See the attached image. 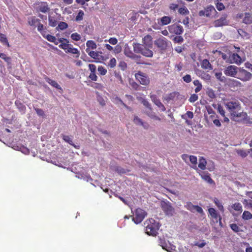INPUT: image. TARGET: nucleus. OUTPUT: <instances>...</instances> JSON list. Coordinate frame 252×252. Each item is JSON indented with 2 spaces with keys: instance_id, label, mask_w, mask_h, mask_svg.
Segmentation results:
<instances>
[{
  "instance_id": "774afa93",
  "label": "nucleus",
  "mask_w": 252,
  "mask_h": 252,
  "mask_svg": "<svg viewBox=\"0 0 252 252\" xmlns=\"http://www.w3.org/2000/svg\"><path fill=\"white\" fill-rule=\"evenodd\" d=\"M216 7L219 11L222 10L225 8L223 4L221 2H217L216 4Z\"/></svg>"
},
{
  "instance_id": "a211bd4d",
  "label": "nucleus",
  "mask_w": 252,
  "mask_h": 252,
  "mask_svg": "<svg viewBox=\"0 0 252 252\" xmlns=\"http://www.w3.org/2000/svg\"><path fill=\"white\" fill-rule=\"evenodd\" d=\"M66 53H70L76 55V57H79L80 52L78 49L74 48L72 45L68 43V46L66 47V50H64Z\"/></svg>"
},
{
  "instance_id": "6e6d98bb",
  "label": "nucleus",
  "mask_w": 252,
  "mask_h": 252,
  "mask_svg": "<svg viewBox=\"0 0 252 252\" xmlns=\"http://www.w3.org/2000/svg\"><path fill=\"white\" fill-rule=\"evenodd\" d=\"M44 38L47 39L50 42H55L56 40V37L51 34L45 33V36H43Z\"/></svg>"
},
{
  "instance_id": "bf43d9fd",
  "label": "nucleus",
  "mask_w": 252,
  "mask_h": 252,
  "mask_svg": "<svg viewBox=\"0 0 252 252\" xmlns=\"http://www.w3.org/2000/svg\"><path fill=\"white\" fill-rule=\"evenodd\" d=\"M198 98V96L196 94H192L190 95L189 100L190 102H194L196 101Z\"/></svg>"
},
{
  "instance_id": "6e6552de",
  "label": "nucleus",
  "mask_w": 252,
  "mask_h": 252,
  "mask_svg": "<svg viewBox=\"0 0 252 252\" xmlns=\"http://www.w3.org/2000/svg\"><path fill=\"white\" fill-rule=\"evenodd\" d=\"M239 68L233 65H230L226 67L224 70V73L226 76L236 77Z\"/></svg>"
},
{
  "instance_id": "7ed1b4c3",
  "label": "nucleus",
  "mask_w": 252,
  "mask_h": 252,
  "mask_svg": "<svg viewBox=\"0 0 252 252\" xmlns=\"http://www.w3.org/2000/svg\"><path fill=\"white\" fill-rule=\"evenodd\" d=\"M137 81L143 86H148L150 83V79L148 74L141 71H138L135 74Z\"/></svg>"
},
{
  "instance_id": "423d86ee",
  "label": "nucleus",
  "mask_w": 252,
  "mask_h": 252,
  "mask_svg": "<svg viewBox=\"0 0 252 252\" xmlns=\"http://www.w3.org/2000/svg\"><path fill=\"white\" fill-rule=\"evenodd\" d=\"M147 216V213L141 208H137L135 210V215L132 218V220L136 224L141 223L145 217Z\"/></svg>"
},
{
  "instance_id": "20e7f679",
  "label": "nucleus",
  "mask_w": 252,
  "mask_h": 252,
  "mask_svg": "<svg viewBox=\"0 0 252 252\" xmlns=\"http://www.w3.org/2000/svg\"><path fill=\"white\" fill-rule=\"evenodd\" d=\"M154 44L158 49L160 52L162 53L166 50L168 47V41L166 38L162 36L157 39L154 41Z\"/></svg>"
},
{
  "instance_id": "aec40b11",
  "label": "nucleus",
  "mask_w": 252,
  "mask_h": 252,
  "mask_svg": "<svg viewBox=\"0 0 252 252\" xmlns=\"http://www.w3.org/2000/svg\"><path fill=\"white\" fill-rule=\"evenodd\" d=\"M171 22V18L169 16H163L160 20L158 19V24L161 26L167 25Z\"/></svg>"
},
{
  "instance_id": "412c9836",
  "label": "nucleus",
  "mask_w": 252,
  "mask_h": 252,
  "mask_svg": "<svg viewBox=\"0 0 252 252\" xmlns=\"http://www.w3.org/2000/svg\"><path fill=\"white\" fill-rule=\"evenodd\" d=\"M201 67L205 70H211L213 69V66L207 59H204L201 63Z\"/></svg>"
},
{
  "instance_id": "8fccbe9b",
  "label": "nucleus",
  "mask_w": 252,
  "mask_h": 252,
  "mask_svg": "<svg viewBox=\"0 0 252 252\" xmlns=\"http://www.w3.org/2000/svg\"><path fill=\"white\" fill-rule=\"evenodd\" d=\"M206 94L211 98H214L216 97L215 92L212 89H207Z\"/></svg>"
},
{
  "instance_id": "f8f14e48",
  "label": "nucleus",
  "mask_w": 252,
  "mask_h": 252,
  "mask_svg": "<svg viewBox=\"0 0 252 252\" xmlns=\"http://www.w3.org/2000/svg\"><path fill=\"white\" fill-rule=\"evenodd\" d=\"M217 13L215 7L212 5H209L203 10H200L199 12L198 15L200 16H206L210 17L212 16V14Z\"/></svg>"
},
{
  "instance_id": "ddd939ff",
  "label": "nucleus",
  "mask_w": 252,
  "mask_h": 252,
  "mask_svg": "<svg viewBox=\"0 0 252 252\" xmlns=\"http://www.w3.org/2000/svg\"><path fill=\"white\" fill-rule=\"evenodd\" d=\"M185 207L187 209L193 213L195 212L200 214L203 213V209L201 207L198 205H194L190 202H188Z\"/></svg>"
},
{
  "instance_id": "0eeeda50",
  "label": "nucleus",
  "mask_w": 252,
  "mask_h": 252,
  "mask_svg": "<svg viewBox=\"0 0 252 252\" xmlns=\"http://www.w3.org/2000/svg\"><path fill=\"white\" fill-rule=\"evenodd\" d=\"M159 244L163 250L168 252H172L175 250V246L169 240H166L165 237H160Z\"/></svg>"
},
{
  "instance_id": "3c124183",
  "label": "nucleus",
  "mask_w": 252,
  "mask_h": 252,
  "mask_svg": "<svg viewBox=\"0 0 252 252\" xmlns=\"http://www.w3.org/2000/svg\"><path fill=\"white\" fill-rule=\"evenodd\" d=\"M84 15V12L81 10H79L77 14V15L76 16V17L75 18V20L76 21H80L82 20L83 19Z\"/></svg>"
},
{
  "instance_id": "dca6fc26",
  "label": "nucleus",
  "mask_w": 252,
  "mask_h": 252,
  "mask_svg": "<svg viewBox=\"0 0 252 252\" xmlns=\"http://www.w3.org/2000/svg\"><path fill=\"white\" fill-rule=\"evenodd\" d=\"M151 98L153 102L161 111H165L166 110V108L164 105L161 102L160 100L157 98L156 95H151Z\"/></svg>"
},
{
  "instance_id": "603ef678",
  "label": "nucleus",
  "mask_w": 252,
  "mask_h": 252,
  "mask_svg": "<svg viewBox=\"0 0 252 252\" xmlns=\"http://www.w3.org/2000/svg\"><path fill=\"white\" fill-rule=\"evenodd\" d=\"M97 70L99 74L101 75H105L107 72V69L102 66H99Z\"/></svg>"
},
{
  "instance_id": "f704fd0d",
  "label": "nucleus",
  "mask_w": 252,
  "mask_h": 252,
  "mask_svg": "<svg viewBox=\"0 0 252 252\" xmlns=\"http://www.w3.org/2000/svg\"><path fill=\"white\" fill-rule=\"evenodd\" d=\"M193 84L196 86L194 91L196 93L200 91L202 88V85L201 83L198 80H195L193 82Z\"/></svg>"
},
{
  "instance_id": "4468645a",
  "label": "nucleus",
  "mask_w": 252,
  "mask_h": 252,
  "mask_svg": "<svg viewBox=\"0 0 252 252\" xmlns=\"http://www.w3.org/2000/svg\"><path fill=\"white\" fill-rule=\"evenodd\" d=\"M50 10V7L48 3L45 1H42L38 3V7H37V11L41 12L42 13H46Z\"/></svg>"
},
{
  "instance_id": "bb28decb",
  "label": "nucleus",
  "mask_w": 252,
  "mask_h": 252,
  "mask_svg": "<svg viewBox=\"0 0 252 252\" xmlns=\"http://www.w3.org/2000/svg\"><path fill=\"white\" fill-rule=\"evenodd\" d=\"M232 115L235 118H240L241 120H246L247 118V114L246 112H240L238 113L236 112H233Z\"/></svg>"
},
{
  "instance_id": "37998d69",
  "label": "nucleus",
  "mask_w": 252,
  "mask_h": 252,
  "mask_svg": "<svg viewBox=\"0 0 252 252\" xmlns=\"http://www.w3.org/2000/svg\"><path fill=\"white\" fill-rule=\"evenodd\" d=\"M189 160L190 162L193 164V166L192 167L193 168L196 169V164L197 163V158L196 156H190L189 157Z\"/></svg>"
},
{
  "instance_id": "cd10ccee",
  "label": "nucleus",
  "mask_w": 252,
  "mask_h": 252,
  "mask_svg": "<svg viewBox=\"0 0 252 252\" xmlns=\"http://www.w3.org/2000/svg\"><path fill=\"white\" fill-rule=\"evenodd\" d=\"M39 22H40V20L35 16L30 17L28 20L29 25L31 26H35L36 24L39 23Z\"/></svg>"
},
{
  "instance_id": "c85d7f7f",
  "label": "nucleus",
  "mask_w": 252,
  "mask_h": 252,
  "mask_svg": "<svg viewBox=\"0 0 252 252\" xmlns=\"http://www.w3.org/2000/svg\"><path fill=\"white\" fill-rule=\"evenodd\" d=\"M46 81L48 84L51 85L53 87H54L58 90H62V88L61 87V86L58 84V83L56 81H55L49 78H46Z\"/></svg>"
},
{
  "instance_id": "2f4dec72",
  "label": "nucleus",
  "mask_w": 252,
  "mask_h": 252,
  "mask_svg": "<svg viewBox=\"0 0 252 252\" xmlns=\"http://www.w3.org/2000/svg\"><path fill=\"white\" fill-rule=\"evenodd\" d=\"M37 30L40 32L42 36H45V33L47 32L46 29L44 28L43 25L41 24L40 22L37 24Z\"/></svg>"
},
{
  "instance_id": "49530a36",
  "label": "nucleus",
  "mask_w": 252,
  "mask_h": 252,
  "mask_svg": "<svg viewBox=\"0 0 252 252\" xmlns=\"http://www.w3.org/2000/svg\"><path fill=\"white\" fill-rule=\"evenodd\" d=\"M70 37L73 40H74L75 41H79L81 38V35L77 32H74L72 33L71 34Z\"/></svg>"
},
{
  "instance_id": "e2e57ef3",
  "label": "nucleus",
  "mask_w": 252,
  "mask_h": 252,
  "mask_svg": "<svg viewBox=\"0 0 252 252\" xmlns=\"http://www.w3.org/2000/svg\"><path fill=\"white\" fill-rule=\"evenodd\" d=\"M183 79L184 82L187 83H190L192 80L191 76L189 74H187L185 76H184L183 77Z\"/></svg>"
},
{
  "instance_id": "6ab92c4d",
  "label": "nucleus",
  "mask_w": 252,
  "mask_h": 252,
  "mask_svg": "<svg viewBox=\"0 0 252 252\" xmlns=\"http://www.w3.org/2000/svg\"><path fill=\"white\" fill-rule=\"evenodd\" d=\"M202 179L210 184H215L214 181L210 177V174L208 172H203L200 174Z\"/></svg>"
},
{
  "instance_id": "72a5a7b5",
  "label": "nucleus",
  "mask_w": 252,
  "mask_h": 252,
  "mask_svg": "<svg viewBox=\"0 0 252 252\" xmlns=\"http://www.w3.org/2000/svg\"><path fill=\"white\" fill-rule=\"evenodd\" d=\"M62 137H63V140L65 141L66 142L68 143V144H69L70 145L73 146L74 147H75V148H78L76 147V146H75L74 143H73L72 142V139H71V138L68 136V135H62Z\"/></svg>"
},
{
  "instance_id": "f257e3e1",
  "label": "nucleus",
  "mask_w": 252,
  "mask_h": 252,
  "mask_svg": "<svg viewBox=\"0 0 252 252\" xmlns=\"http://www.w3.org/2000/svg\"><path fill=\"white\" fill-rule=\"evenodd\" d=\"M143 44L133 43V51L135 53L141 54L143 56L151 58L153 56V52L150 49L152 48V37L150 35H146L143 38Z\"/></svg>"
},
{
  "instance_id": "13d9d810",
  "label": "nucleus",
  "mask_w": 252,
  "mask_h": 252,
  "mask_svg": "<svg viewBox=\"0 0 252 252\" xmlns=\"http://www.w3.org/2000/svg\"><path fill=\"white\" fill-rule=\"evenodd\" d=\"M218 111L219 113L222 116H225V111L224 110L222 106L220 104H219L217 108Z\"/></svg>"
},
{
  "instance_id": "864d4df0",
  "label": "nucleus",
  "mask_w": 252,
  "mask_h": 252,
  "mask_svg": "<svg viewBox=\"0 0 252 252\" xmlns=\"http://www.w3.org/2000/svg\"><path fill=\"white\" fill-rule=\"evenodd\" d=\"M133 122L136 125H141V126H144L145 127H146V126H144V123L137 116H135L134 117V120H133Z\"/></svg>"
},
{
  "instance_id": "0e129e2a",
  "label": "nucleus",
  "mask_w": 252,
  "mask_h": 252,
  "mask_svg": "<svg viewBox=\"0 0 252 252\" xmlns=\"http://www.w3.org/2000/svg\"><path fill=\"white\" fill-rule=\"evenodd\" d=\"M173 41L175 43H182L184 41L183 38L181 36H176L174 39Z\"/></svg>"
},
{
  "instance_id": "b1692460",
  "label": "nucleus",
  "mask_w": 252,
  "mask_h": 252,
  "mask_svg": "<svg viewBox=\"0 0 252 252\" xmlns=\"http://www.w3.org/2000/svg\"><path fill=\"white\" fill-rule=\"evenodd\" d=\"M208 212L213 218L215 219L217 221L218 219L220 221L221 217L220 215L217 213L216 210L214 208H210L208 209Z\"/></svg>"
},
{
  "instance_id": "c756f323",
  "label": "nucleus",
  "mask_w": 252,
  "mask_h": 252,
  "mask_svg": "<svg viewBox=\"0 0 252 252\" xmlns=\"http://www.w3.org/2000/svg\"><path fill=\"white\" fill-rule=\"evenodd\" d=\"M243 22L246 24H250L252 23V16L249 13H246L243 20Z\"/></svg>"
},
{
  "instance_id": "ea45409f",
  "label": "nucleus",
  "mask_w": 252,
  "mask_h": 252,
  "mask_svg": "<svg viewBox=\"0 0 252 252\" xmlns=\"http://www.w3.org/2000/svg\"><path fill=\"white\" fill-rule=\"evenodd\" d=\"M68 25L64 22H60L58 26L56 27L57 30H63L67 28Z\"/></svg>"
},
{
  "instance_id": "69168bd1",
  "label": "nucleus",
  "mask_w": 252,
  "mask_h": 252,
  "mask_svg": "<svg viewBox=\"0 0 252 252\" xmlns=\"http://www.w3.org/2000/svg\"><path fill=\"white\" fill-rule=\"evenodd\" d=\"M206 109L208 113L210 115H211V117H212L215 114L214 111L210 106H207Z\"/></svg>"
},
{
  "instance_id": "a878e982",
  "label": "nucleus",
  "mask_w": 252,
  "mask_h": 252,
  "mask_svg": "<svg viewBox=\"0 0 252 252\" xmlns=\"http://www.w3.org/2000/svg\"><path fill=\"white\" fill-rule=\"evenodd\" d=\"M226 106L227 108L232 114L233 112H235L234 110L237 108L238 105L236 102H229L226 104Z\"/></svg>"
},
{
  "instance_id": "9d476101",
  "label": "nucleus",
  "mask_w": 252,
  "mask_h": 252,
  "mask_svg": "<svg viewBox=\"0 0 252 252\" xmlns=\"http://www.w3.org/2000/svg\"><path fill=\"white\" fill-rule=\"evenodd\" d=\"M161 207L165 214L169 216H172L174 213V209L169 202H162Z\"/></svg>"
},
{
  "instance_id": "4d7b16f0",
  "label": "nucleus",
  "mask_w": 252,
  "mask_h": 252,
  "mask_svg": "<svg viewBox=\"0 0 252 252\" xmlns=\"http://www.w3.org/2000/svg\"><path fill=\"white\" fill-rule=\"evenodd\" d=\"M116 63H117L116 60L115 59V58H113L111 59L109 61V62L108 63V66L110 68H114V67L116 66Z\"/></svg>"
},
{
  "instance_id": "4be33fe9",
  "label": "nucleus",
  "mask_w": 252,
  "mask_h": 252,
  "mask_svg": "<svg viewBox=\"0 0 252 252\" xmlns=\"http://www.w3.org/2000/svg\"><path fill=\"white\" fill-rule=\"evenodd\" d=\"M124 54L128 58H131L134 56V53L131 50L130 47L127 45L126 44L125 46L124 49Z\"/></svg>"
},
{
  "instance_id": "2eb2a0df",
  "label": "nucleus",
  "mask_w": 252,
  "mask_h": 252,
  "mask_svg": "<svg viewBox=\"0 0 252 252\" xmlns=\"http://www.w3.org/2000/svg\"><path fill=\"white\" fill-rule=\"evenodd\" d=\"M227 15L226 14L222 15L220 19L214 21V24L215 27H221L227 24L226 21Z\"/></svg>"
},
{
  "instance_id": "39448f33",
  "label": "nucleus",
  "mask_w": 252,
  "mask_h": 252,
  "mask_svg": "<svg viewBox=\"0 0 252 252\" xmlns=\"http://www.w3.org/2000/svg\"><path fill=\"white\" fill-rule=\"evenodd\" d=\"M235 78L243 82L250 81L252 78V74L247 70L239 68L237 76Z\"/></svg>"
},
{
  "instance_id": "680f3d73",
  "label": "nucleus",
  "mask_w": 252,
  "mask_h": 252,
  "mask_svg": "<svg viewBox=\"0 0 252 252\" xmlns=\"http://www.w3.org/2000/svg\"><path fill=\"white\" fill-rule=\"evenodd\" d=\"M206 245V242L204 240L201 241H197L194 243V245L198 246L199 248H202Z\"/></svg>"
},
{
  "instance_id": "09e8293b",
  "label": "nucleus",
  "mask_w": 252,
  "mask_h": 252,
  "mask_svg": "<svg viewBox=\"0 0 252 252\" xmlns=\"http://www.w3.org/2000/svg\"><path fill=\"white\" fill-rule=\"evenodd\" d=\"M214 202L216 206L218 207L219 210H220L221 212H223L224 211V208L223 205L221 204V202L218 200V199L216 198L214 200Z\"/></svg>"
},
{
  "instance_id": "5701e85b",
  "label": "nucleus",
  "mask_w": 252,
  "mask_h": 252,
  "mask_svg": "<svg viewBox=\"0 0 252 252\" xmlns=\"http://www.w3.org/2000/svg\"><path fill=\"white\" fill-rule=\"evenodd\" d=\"M59 42L61 43L59 47L64 50H66V47L68 46L69 41L66 38H61L59 39Z\"/></svg>"
},
{
  "instance_id": "a19ab883",
  "label": "nucleus",
  "mask_w": 252,
  "mask_h": 252,
  "mask_svg": "<svg viewBox=\"0 0 252 252\" xmlns=\"http://www.w3.org/2000/svg\"><path fill=\"white\" fill-rule=\"evenodd\" d=\"M178 12L183 15H189V10L185 6L179 8L178 9Z\"/></svg>"
},
{
  "instance_id": "338daca9",
  "label": "nucleus",
  "mask_w": 252,
  "mask_h": 252,
  "mask_svg": "<svg viewBox=\"0 0 252 252\" xmlns=\"http://www.w3.org/2000/svg\"><path fill=\"white\" fill-rule=\"evenodd\" d=\"M243 203L246 206H248L250 208H252V200L244 199Z\"/></svg>"
},
{
  "instance_id": "e433bc0d",
  "label": "nucleus",
  "mask_w": 252,
  "mask_h": 252,
  "mask_svg": "<svg viewBox=\"0 0 252 252\" xmlns=\"http://www.w3.org/2000/svg\"><path fill=\"white\" fill-rule=\"evenodd\" d=\"M48 20H49V25L50 26L52 27H55L57 25V19L53 17H52L51 16H49L48 17Z\"/></svg>"
},
{
  "instance_id": "c9c22d12",
  "label": "nucleus",
  "mask_w": 252,
  "mask_h": 252,
  "mask_svg": "<svg viewBox=\"0 0 252 252\" xmlns=\"http://www.w3.org/2000/svg\"><path fill=\"white\" fill-rule=\"evenodd\" d=\"M231 208L233 209L235 211L239 212L240 213H241L242 212V206L239 202L233 204L231 205Z\"/></svg>"
},
{
  "instance_id": "de8ad7c7",
  "label": "nucleus",
  "mask_w": 252,
  "mask_h": 252,
  "mask_svg": "<svg viewBox=\"0 0 252 252\" xmlns=\"http://www.w3.org/2000/svg\"><path fill=\"white\" fill-rule=\"evenodd\" d=\"M201 78L206 81H210L211 80V76L205 72H202L201 75Z\"/></svg>"
},
{
  "instance_id": "79ce46f5",
  "label": "nucleus",
  "mask_w": 252,
  "mask_h": 252,
  "mask_svg": "<svg viewBox=\"0 0 252 252\" xmlns=\"http://www.w3.org/2000/svg\"><path fill=\"white\" fill-rule=\"evenodd\" d=\"M0 41L5 45H6L8 47L10 46L9 42H8L6 36L2 33H0Z\"/></svg>"
},
{
  "instance_id": "4c0bfd02",
  "label": "nucleus",
  "mask_w": 252,
  "mask_h": 252,
  "mask_svg": "<svg viewBox=\"0 0 252 252\" xmlns=\"http://www.w3.org/2000/svg\"><path fill=\"white\" fill-rule=\"evenodd\" d=\"M87 48L88 49H95L96 48V44L95 42L93 40H88L86 42Z\"/></svg>"
},
{
  "instance_id": "052dcab7",
  "label": "nucleus",
  "mask_w": 252,
  "mask_h": 252,
  "mask_svg": "<svg viewBox=\"0 0 252 252\" xmlns=\"http://www.w3.org/2000/svg\"><path fill=\"white\" fill-rule=\"evenodd\" d=\"M89 78L92 81H96L97 80V76L96 75L95 72H91Z\"/></svg>"
},
{
  "instance_id": "473e14b6",
  "label": "nucleus",
  "mask_w": 252,
  "mask_h": 252,
  "mask_svg": "<svg viewBox=\"0 0 252 252\" xmlns=\"http://www.w3.org/2000/svg\"><path fill=\"white\" fill-rule=\"evenodd\" d=\"M230 227L233 231L238 233L239 234H240V233H239L240 232L243 231L239 226H238L235 223L230 224Z\"/></svg>"
},
{
  "instance_id": "1a4fd4ad",
  "label": "nucleus",
  "mask_w": 252,
  "mask_h": 252,
  "mask_svg": "<svg viewBox=\"0 0 252 252\" xmlns=\"http://www.w3.org/2000/svg\"><path fill=\"white\" fill-rule=\"evenodd\" d=\"M86 52L92 58L94 59L96 62H100L101 61L105 60L104 57L102 56L101 52H95L94 51H90L88 48L86 50Z\"/></svg>"
},
{
  "instance_id": "f3484780",
  "label": "nucleus",
  "mask_w": 252,
  "mask_h": 252,
  "mask_svg": "<svg viewBox=\"0 0 252 252\" xmlns=\"http://www.w3.org/2000/svg\"><path fill=\"white\" fill-rule=\"evenodd\" d=\"M231 63H235L237 64H241L243 61L241 57L236 53L231 54L229 56Z\"/></svg>"
},
{
  "instance_id": "a18cd8bd",
  "label": "nucleus",
  "mask_w": 252,
  "mask_h": 252,
  "mask_svg": "<svg viewBox=\"0 0 252 252\" xmlns=\"http://www.w3.org/2000/svg\"><path fill=\"white\" fill-rule=\"evenodd\" d=\"M15 103L20 111L25 112L26 110V107L24 105H23L19 101H16Z\"/></svg>"
},
{
  "instance_id": "393cba45",
  "label": "nucleus",
  "mask_w": 252,
  "mask_h": 252,
  "mask_svg": "<svg viewBox=\"0 0 252 252\" xmlns=\"http://www.w3.org/2000/svg\"><path fill=\"white\" fill-rule=\"evenodd\" d=\"M252 151V149L245 150L244 149H238L236 150L237 154L243 158L247 157L250 152Z\"/></svg>"
},
{
  "instance_id": "7c9ffc66",
  "label": "nucleus",
  "mask_w": 252,
  "mask_h": 252,
  "mask_svg": "<svg viewBox=\"0 0 252 252\" xmlns=\"http://www.w3.org/2000/svg\"><path fill=\"white\" fill-rule=\"evenodd\" d=\"M206 164L207 162L204 158L201 157L199 159L198 167L201 170H205L206 169Z\"/></svg>"
},
{
  "instance_id": "c03bdc74",
  "label": "nucleus",
  "mask_w": 252,
  "mask_h": 252,
  "mask_svg": "<svg viewBox=\"0 0 252 252\" xmlns=\"http://www.w3.org/2000/svg\"><path fill=\"white\" fill-rule=\"evenodd\" d=\"M0 58L4 60L8 64L11 63V59L9 57H7L4 53H0Z\"/></svg>"
},
{
  "instance_id": "5fc2aeb1",
  "label": "nucleus",
  "mask_w": 252,
  "mask_h": 252,
  "mask_svg": "<svg viewBox=\"0 0 252 252\" xmlns=\"http://www.w3.org/2000/svg\"><path fill=\"white\" fill-rule=\"evenodd\" d=\"M141 57L140 56L134 54V56L131 59L134 60L137 64H142L143 63L141 62Z\"/></svg>"
},
{
  "instance_id": "9b49d317",
  "label": "nucleus",
  "mask_w": 252,
  "mask_h": 252,
  "mask_svg": "<svg viewBox=\"0 0 252 252\" xmlns=\"http://www.w3.org/2000/svg\"><path fill=\"white\" fill-rule=\"evenodd\" d=\"M169 32L171 33L177 35L182 34L184 32V29L182 26L174 24L168 27Z\"/></svg>"
},
{
  "instance_id": "f03ea898",
  "label": "nucleus",
  "mask_w": 252,
  "mask_h": 252,
  "mask_svg": "<svg viewBox=\"0 0 252 252\" xmlns=\"http://www.w3.org/2000/svg\"><path fill=\"white\" fill-rule=\"evenodd\" d=\"M144 225L146 233L153 236H156L161 226V224L158 221L152 218L147 220L144 222Z\"/></svg>"
},
{
  "instance_id": "58836bf2",
  "label": "nucleus",
  "mask_w": 252,
  "mask_h": 252,
  "mask_svg": "<svg viewBox=\"0 0 252 252\" xmlns=\"http://www.w3.org/2000/svg\"><path fill=\"white\" fill-rule=\"evenodd\" d=\"M242 219L244 220H249L252 218V214L248 211H245L242 215Z\"/></svg>"
}]
</instances>
